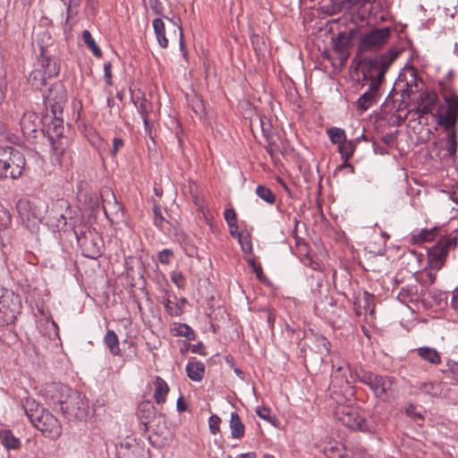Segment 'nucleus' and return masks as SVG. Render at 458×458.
I'll return each instance as SVG.
<instances>
[{
	"label": "nucleus",
	"instance_id": "nucleus-16",
	"mask_svg": "<svg viewBox=\"0 0 458 458\" xmlns=\"http://www.w3.org/2000/svg\"><path fill=\"white\" fill-rule=\"evenodd\" d=\"M16 208L22 221L27 223L28 227L30 225L35 226L41 221L42 214L27 199H19Z\"/></svg>",
	"mask_w": 458,
	"mask_h": 458
},
{
	"label": "nucleus",
	"instance_id": "nucleus-8",
	"mask_svg": "<svg viewBox=\"0 0 458 458\" xmlns=\"http://www.w3.org/2000/svg\"><path fill=\"white\" fill-rule=\"evenodd\" d=\"M73 211L67 199H58L52 202L51 207L47 210V223L57 230L64 229L68 220H72Z\"/></svg>",
	"mask_w": 458,
	"mask_h": 458
},
{
	"label": "nucleus",
	"instance_id": "nucleus-58",
	"mask_svg": "<svg viewBox=\"0 0 458 458\" xmlns=\"http://www.w3.org/2000/svg\"><path fill=\"white\" fill-rule=\"evenodd\" d=\"M250 265L253 268L254 272L256 273V276L258 278H261V276L263 275V270L260 265H258L255 263V261L251 260L250 261Z\"/></svg>",
	"mask_w": 458,
	"mask_h": 458
},
{
	"label": "nucleus",
	"instance_id": "nucleus-46",
	"mask_svg": "<svg viewBox=\"0 0 458 458\" xmlns=\"http://www.w3.org/2000/svg\"><path fill=\"white\" fill-rule=\"evenodd\" d=\"M347 41H348V38L344 34H343V33L338 34L337 38L334 40V48L338 53L344 52L346 50Z\"/></svg>",
	"mask_w": 458,
	"mask_h": 458
},
{
	"label": "nucleus",
	"instance_id": "nucleus-28",
	"mask_svg": "<svg viewBox=\"0 0 458 458\" xmlns=\"http://www.w3.org/2000/svg\"><path fill=\"white\" fill-rule=\"evenodd\" d=\"M152 25L158 45L162 48H166L168 47V39L165 37V28L164 21L160 18H156L153 20Z\"/></svg>",
	"mask_w": 458,
	"mask_h": 458
},
{
	"label": "nucleus",
	"instance_id": "nucleus-63",
	"mask_svg": "<svg viewBox=\"0 0 458 458\" xmlns=\"http://www.w3.org/2000/svg\"><path fill=\"white\" fill-rule=\"evenodd\" d=\"M448 368L454 374H458V362L456 361H448Z\"/></svg>",
	"mask_w": 458,
	"mask_h": 458
},
{
	"label": "nucleus",
	"instance_id": "nucleus-7",
	"mask_svg": "<svg viewBox=\"0 0 458 458\" xmlns=\"http://www.w3.org/2000/svg\"><path fill=\"white\" fill-rule=\"evenodd\" d=\"M75 233L78 244L85 257L95 259L101 255L104 242L97 231L85 228L76 231Z\"/></svg>",
	"mask_w": 458,
	"mask_h": 458
},
{
	"label": "nucleus",
	"instance_id": "nucleus-12",
	"mask_svg": "<svg viewBox=\"0 0 458 458\" xmlns=\"http://www.w3.org/2000/svg\"><path fill=\"white\" fill-rule=\"evenodd\" d=\"M45 106L50 108L53 115L62 114L65 102V92L60 83H55L47 89V93L44 94Z\"/></svg>",
	"mask_w": 458,
	"mask_h": 458
},
{
	"label": "nucleus",
	"instance_id": "nucleus-59",
	"mask_svg": "<svg viewBox=\"0 0 458 458\" xmlns=\"http://www.w3.org/2000/svg\"><path fill=\"white\" fill-rule=\"evenodd\" d=\"M257 414L259 417L264 420H268L270 415V411L267 408H258L257 409Z\"/></svg>",
	"mask_w": 458,
	"mask_h": 458
},
{
	"label": "nucleus",
	"instance_id": "nucleus-25",
	"mask_svg": "<svg viewBox=\"0 0 458 458\" xmlns=\"http://www.w3.org/2000/svg\"><path fill=\"white\" fill-rule=\"evenodd\" d=\"M40 63V69L47 78H52L59 73L60 66L55 59L44 56Z\"/></svg>",
	"mask_w": 458,
	"mask_h": 458
},
{
	"label": "nucleus",
	"instance_id": "nucleus-62",
	"mask_svg": "<svg viewBox=\"0 0 458 458\" xmlns=\"http://www.w3.org/2000/svg\"><path fill=\"white\" fill-rule=\"evenodd\" d=\"M450 198L458 204V183L454 187L450 192Z\"/></svg>",
	"mask_w": 458,
	"mask_h": 458
},
{
	"label": "nucleus",
	"instance_id": "nucleus-11",
	"mask_svg": "<svg viewBox=\"0 0 458 458\" xmlns=\"http://www.w3.org/2000/svg\"><path fill=\"white\" fill-rule=\"evenodd\" d=\"M72 388L59 383H47L42 389L46 401L52 405H59L60 409L65 403V399L71 394Z\"/></svg>",
	"mask_w": 458,
	"mask_h": 458
},
{
	"label": "nucleus",
	"instance_id": "nucleus-34",
	"mask_svg": "<svg viewBox=\"0 0 458 458\" xmlns=\"http://www.w3.org/2000/svg\"><path fill=\"white\" fill-rule=\"evenodd\" d=\"M47 77L41 69H35L30 73L29 82L36 89H42L47 83Z\"/></svg>",
	"mask_w": 458,
	"mask_h": 458
},
{
	"label": "nucleus",
	"instance_id": "nucleus-35",
	"mask_svg": "<svg viewBox=\"0 0 458 458\" xmlns=\"http://www.w3.org/2000/svg\"><path fill=\"white\" fill-rule=\"evenodd\" d=\"M445 148L449 157H454L457 150L456 131L454 129L447 130Z\"/></svg>",
	"mask_w": 458,
	"mask_h": 458
},
{
	"label": "nucleus",
	"instance_id": "nucleus-6",
	"mask_svg": "<svg viewBox=\"0 0 458 458\" xmlns=\"http://www.w3.org/2000/svg\"><path fill=\"white\" fill-rule=\"evenodd\" d=\"M9 157L6 159L0 158V181L10 178L17 180L25 169L26 160L23 154L9 148Z\"/></svg>",
	"mask_w": 458,
	"mask_h": 458
},
{
	"label": "nucleus",
	"instance_id": "nucleus-31",
	"mask_svg": "<svg viewBox=\"0 0 458 458\" xmlns=\"http://www.w3.org/2000/svg\"><path fill=\"white\" fill-rule=\"evenodd\" d=\"M104 343L113 355L120 354L121 350L119 347L118 336L114 330H107L104 337Z\"/></svg>",
	"mask_w": 458,
	"mask_h": 458
},
{
	"label": "nucleus",
	"instance_id": "nucleus-33",
	"mask_svg": "<svg viewBox=\"0 0 458 458\" xmlns=\"http://www.w3.org/2000/svg\"><path fill=\"white\" fill-rule=\"evenodd\" d=\"M417 352L420 357L425 360H428L431 364H439L441 361L440 355L435 349L429 347H420L417 350Z\"/></svg>",
	"mask_w": 458,
	"mask_h": 458
},
{
	"label": "nucleus",
	"instance_id": "nucleus-1",
	"mask_svg": "<svg viewBox=\"0 0 458 458\" xmlns=\"http://www.w3.org/2000/svg\"><path fill=\"white\" fill-rule=\"evenodd\" d=\"M396 53H386L367 61L368 73L371 78L369 88L357 100V106L362 112L369 109L377 99V92L385 74L396 58Z\"/></svg>",
	"mask_w": 458,
	"mask_h": 458
},
{
	"label": "nucleus",
	"instance_id": "nucleus-30",
	"mask_svg": "<svg viewBox=\"0 0 458 458\" xmlns=\"http://www.w3.org/2000/svg\"><path fill=\"white\" fill-rule=\"evenodd\" d=\"M438 229L432 227L430 229L425 228L419 232H414L411 234L412 241L416 243H422L433 241L437 235Z\"/></svg>",
	"mask_w": 458,
	"mask_h": 458
},
{
	"label": "nucleus",
	"instance_id": "nucleus-49",
	"mask_svg": "<svg viewBox=\"0 0 458 458\" xmlns=\"http://www.w3.org/2000/svg\"><path fill=\"white\" fill-rule=\"evenodd\" d=\"M11 223V216L9 212L2 208H0V227H6Z\"/></svg>",
	"mask_w": 458,
	"mask_h": 458
},
{
	"label": "nucleus",
	"instance_id": "nucleus-41",
	"mask_svg": "<svg viewBox=\"0 0 458 458\" xmlns=\"http://www.w3.org/2000/svg\"><path fill=\"white\" fill-rule=\"evenodd\" d=\"M315 307L316 309H321L327 313H329L330 309H333L335 307V303L333 298L326 294L324 299H320L319 301H315Z\"/></svg>",
	"mask_w": 458,
	"mask_h": 458
},
{
	"label": "nucleus",
	"instance_id": "nucleus-43",
	"mask_svg": "<svg viewBox=\"0 0 458 458\" xmlns=\"http://www.w3.org/2000/svg\"><path fill=\"white\" fill-rule=\"evenodd\" d=\"M164 306L167 313L171 316H179L182 313V308L178 305V303L172 301L169 299H165L164 301Z\"/></svg>",
	"mask_w": 458,
	"mask_h": 458
},
{
	"label": "nucleus",
	"instance_id": "nucleus-53",
	"mask_svg": "<svg viewBox=\"0 0 458 458\" xmlns=\"http://www.w3.org/2000/svg\"><path fill=\"white\" fill-rule=\"evenodd\" d=\"M405 411L408 416L414 418V419H422V415L420 411H417L416 407L413 405H409L406 407Z\"/></svg>",
	"mask_w": 458,
	"mask_h": 458
},
{
	"label": "nucleus",
	"instance_id": "nucleus-21",
	"mask_svg": "<svg viewBox=\"0 0 458 458\" xmlns=\"http://www.w3.org/2000/svg\"><path fill=\"white\" fill-rule=\"evenodd\" d=\"M417 387L420 393L432 397H441L445 394V386L439 381L420 383Z\"/></svg>",
	"mask_w": 458,
	"mask_h": 458
},
{
	"label": "nucleus",
	"instance_id": "nucleus-55",
	"mask_svg": "<svg viewBox=\"0 0 458 458\" xmlns=\"http://www.w3.org/2000/svg\"><path fill=\"white\" fill-rule=\"evenodd\" d=\"M191 193V196L193 198V201L195 203V205L199 208V210H201V212L204 214L205 211H204V201L202 199L199 198L196 193H194L193 191V189H191L190 190Z\"/></svg>",
	"mask_w": 458,
	"mask_h": 458
},
{
	"label": "nucleus",
	"instance_id": "nucleus-36",
	"mask_svg": "<svg viewBox=\"0 0 458 458\" xmlns=\"http://www.w3.org/2000/svg\"><path fill=\"white\" fill-rule=\"evenodd\" d=\"M327 133L329 137L330 141L333 144H337L338 146L346 140L345 131L341 128H337V127L329 128L327 131Z\"/></svg>",
	"mask_w": 458,
	"mask_h": 458
},
{
	"label": "nucleus",
	"instance_id": "nucleus-45",
	"mask_svg": "<svg viewBox=\"0 0 458 458\" xmlns=\"http://www.w3.org/2000/svg\"><path fill=\"white\" fill-rule=\"evenodd\" d=\"M225 220L230 228L238 229L236 213L233 208H227L225 211Z\"/></svg>",
	"mask_w": 458,
	"mask_h": 458
},
{
	"label": "nucleus",
	"instance_id": "nucleus-44",
	"mask_svg": "<svg viewBox=\"0 0 458 458\" xmlns=\"http://www.w3.org/2000/svg\"><path fill=\"white\" fill-rule=\"evenodd\" d=\"M63 123L64 120L62 118V114L53 115L51 127L53 128L55 136H61L64 133Z\"/></svg>",
	"mask_w": 458,
	"mask_h": 458
},
{
	"label": "nucleus",
	"instance_id": "nucleus-17",
	"mask_svg": "<svg viewBox=\"0 0 458 458\" xmlns=\"http://www.w3.org/2000/svg\"><path fill=\"white\" fill-rule=\"evenodd\" d=\"M117 455L118 458H149V452L143 445L132 439L121 444Z\"/></svg>",
	"mask_w": 458,
	"mask_h": 458
},
{
	"label": "nucleus",
	"instance_id": "nucleus-64",
	"mask_svg": "<svg viewBox=\"0 0 458 458\" xmlns=\"http://www.w3.org/2000/svg\"><path fill=\"white\" fill-rule=\"evenodd\" d=\"M339 458H365L360 453H352V454H345V455H340Z\"/></svg>",
	"mask_w": 458,
	"mask_h": 458
},
{
	"label": "nucleus",
	"instance_id": "nucleus-10",
	"mask_svg": "<svg viewBox=\"0 0 458 458\" xmlns=\"http://www.w3.org/2000/svg\"><path fill=\"white\" fill-rule=\"evenodd\" d=\"M35 419L36 420L32 423V426L40 430L46 437L55 439L61 436V423L51 412L45 411Z\"/></svg>",
	"mask_w": 458,
	"mask_h": 458
},
{
	"label": "nucleus",
	"instance_id": "nucleus-37",
	"mask_svg": "<svg viewBox=\"0 0 458 458\" xmlns=\"http://www.w3.org/2000/svg\"><path fill=\"white\" fill-rule=\"evenodd\" d=\"M174 335L184 336L189 340H192L195 337L194 331L191 327L186 324H178L172 328Z\"/></svg>",
	"mask_w": 458,
	"mask_h": 458
},
{
	"label": "nucleus",
	"instance_id": "nucleus-47",
	"mask_svg": "<svg viewBox=\"0 0 458 458\" xmlns=\"http://www.w3.org/2000/svg\"><path fill=\"white\" fill-rule=\"evenodd\" d=\"M220 423H221V419L217 415L213 414L209 417L208 426H209V430L213 435H216L219 432Z\"/></svg>",
	"mask_w": 458,
	"mask_h": 458
},
{
	"label": "nucleus",
	"instance_id": "nucleus-4",
	"mask_svg": "<svg viewBox=\"0 0 458 458\" xmlns=\"http://www.w3.org/2000/svg\"><path fill=\"white\" fill-rule=\"evenodd\" d=\"M358 380L367 385L377 398L386 400L392 392L394 378L374 374L362 369L355 371Z\"/></svg>",
	"mask_w": 458,
	"mask_h": 458
},
{
	"label": "nucleus",
	"instance_id": "nucleus-48",
	"mask_svg": "<svg viewBox=\"0 0 458 458\" xmlns=\"http://www.w3.org/2000/svg\"><path fill=\"white\" fill-rule=\"evenodd\" d=\"M172 257L173 252L168 249L163 250L158 253V260L162 264H169Z\"/></svg>",
	"mask_w": 458,
	"mask_h": 458
},
{
	"label": "nucleus",
	"instance_id": "nucleus-24",
	"mask_svg": "<svg viewBox=\"0 0 458 458\" xmlns=\"http://www.w3.org/2000/svg\"><path fill=\"white\" fill-rule=\"evenodd\" d=\"M155 391L154 399L157 404L165 403L166 395L169 392V387L166 382L160 377H156L154 381Z\"/></svg>",
	"mask_w": 458,
	"mask_h": 458
},
{
	"label": "nucleus",
	"instance_id": "nucleus-57",
	"mask_svg": "<svg viewBox=\"0 0 458 458\" xmlns=\"http://www.w3.org/2000/svg\"><path fill=\"white\" fill-rule=\"evenodd\" d=\"M171 279L177 286H181L184 282V277L181 273H174Z\"/></svg>",
	"mask_w": 458,
	"mask_h": 458
},
{
	"label": "nucleus",
	"instance_id": "nucleus-56",
	"mask_svg": "<svg viewBox=\"0 0 458 458\" xmlns=\"http://www.w3.org/2000/svg\"><path fill=\"white\" fill-rule=\"evenodd\" d=\"M191 352L194 353H199L200 355H206L205 346L203 345L202 343H198L196 344H193L191 346Z\"/></svg>",
	"mask_w": 458,
	"mask_h": 458
},
{
	"label": "nucleus",
	"instance_id": "nucleus-13",
	"mask_svg": "<svg viewBox=\"0 0 458 458\" xmlns=\"http://www.w3.org/2000/svg\"><path fill=\"white\" fill-rule=\"evenodd\" d=\"M335 416L347 428L362 429L364 420L354 407L340 405L336 408Z\"/></svg>",
	"mask_w": 458,
	"mask_h": 458
},
{
	"label": "nucleus",
	"instance_id": "nucleus-22",
	"mask_svg": "<svg viewBox=\"0 0 458 458\" xmlns=\"http://www.w3.org/2000/svg\"><path fill=\"white\" fill-rule=\"evenodd\" d=\"M22 409L31 424L36 420L35 417H39L46 411L34 399L30 397L25 398L22 402Z\"/></svg>",
	"mask_w": 458,
	"mask_h": 458
},
{
	"label": "nucleus",
	"instance_id": "nucleus-3",
	"mask_svg": "<svg viewBox=\"0 0 458 458\" xmlns=\"http://www.w3.org/2000/svg\"><path fill=\"white\" fill-rule=\"evenodd\" d=\"M458 233L442 236L437 242L428 250V263L431 269L439 270L445 262L451 250L457 247Z\"/></svg>",
	"mask_w": 458,
	"mask_h": 458
},
{
	"label": "nucleus",
	"instance_id": "nucleus-18",
	"mask_svg": "<svg viewBox=\"0 0 458 458\" xmlns=\"http://www.w3.org/2000/svg\"><path fill=\"white\" fill-rule=\"evenodd\" d=\"M137 416L146 429L155 430V420L157 419V411L154 404L150 401H144L139 404Z\"/></svg>",
	"mask_w": 458,
	"mask_h": 458
},
{
	"label": "nucleus",
	"instance_id": "nucleus-5",
	"mask_svg": "<svg viewBox=\"0 0 458 458\" xmlns=\"http://www.w3.org/2000/svg\"><path fill=\"white\" fill-rule=\"evenodd\" d=\"M21 308L19 295L11 290L0 288V327L14 324Z\"/></svg>",
	"mask_w": 458,
	"mask_h": 458
},
{
	"label": "nucleus",
	"instance_id": "nucleus-14",
	"mask_svg": "<svg viewBox=\"0 0 458 458\" xmlns=\"http://www.w3.org/2000/svg\"><path fill=\"white\" fill-rule=\"evenodd\" d=\"M103 209L106 216L111 222H119L123 218V207L116 200L113 192L106 190L102 193Z\"/></svg>",
	"mask_w": 458,
	"mask_h": 458
},
{
	"label": "nucleus",
	"instance_id": "nucleus-15",
	"mask_svg": "<svg viewBox=\"0 0 458 458\" xmlns=\"http://www.w3.org/2000/svg\"><path fill=\"white\" fill-rule=\"evenodd\" d=\"M390 36L388 28L376 29L365 34L360 41V48L364 51L372 50L384 45Z\"/></svg>",
	"mask_w": 458,
	"mask_h": 458
},
{
	"label": "nucleus",
	"instance_id": "nucleus-2",
	"mask_svg": "<svg viewBox=\"0 0 458 458\" xmlns=\"http://www.w3.org/2000/svg\"><path fill=\"white\" fill-rule=\"evenodd\" d=\"M440 94L444 104L436 114L437 124L445 130L454 129L458 118V95L447 84L440 82Z\"/></svg>",
	"mask_w": 458,
	"mask_h": 458
},
{
	"label": "nucleus",
	"instance_id": "nucleus-9",
	"mask_svg": "<svg viewBox=\"0 0 458 458\" xmlns=\"http://www.w3.org/2000/svg\"><path fill=\"white\" fill-rule=\"evenodd\" d=\"M65 403L61 408L62 412L70 420H86L89 416L88 401L78 392L72 390Z\"/></svg>",
	"mask_w": 458,
	"mask_h": 458
},
{
	"label": "nucleus",
	"instance_id": "nucleus-38",
	"mask_svg": "<svg viewBox=\"0 0 458 458\" xmlns=\"http://www.w3.org/2000/svg\"><path fill=\"white\" fill-rule=\"evenodd\" d=\"M82 39L85 45L91 50L93 55L97 57H100L102 55L101 49L96 44L94 38H92L90 32L87 30L82 31Z\"/></svg>",
	"mask_w": 458,
	"mask_h": 458
},
{
	"label": "nucleus",
	"instance_id": "nucleus-61",
	"mask_svg": "<svg viewBox=\"0 0 458 458\" xmlns=\"http://www.w3.org/2000/svg\"><path fill=\"white\" fill-rule=\"evenodd\" d=\"M318 343L324 347V350L327 353L329 352V346H330V344L329 342L327 340V338L321 336L318 339Z\"/></svg>",
	"mask_w": 458,
	"mask_h": 458
},
{
	"label": "nucleus",
	"instance_id": "nucleus-40",
	"mask_svg": "<svg viewBox=\"0 0 458 458\" xmlns=\"http://www.w3.org/2000/svg\"><path fill=\"white\" fill-rule=\"evenodd\" d=\"M267 151L272 158H275L276 156L283 153L281 146L274 140L273 136H267Z\"/></svg>",
	"mask_w": 458,
	"mask_h": 458
},
{
	"label": "nucleus",
	"instance_id": "nucleus-52",
	"mask_svg": "<svg viewBox=\"0 0 458 458\" xmlns=\"http://www.w3.org/2000/svg\"><path fill=\"white\" fill-rule=\"evenodd\" d=\"M327 454L330 456V458H339V454L345 455V454H347V453H346V451L343 452L341 447L335 445V446H331L330 448H328Z\"/></svg>",
	"mask_w": 458,
	"mask_h": 458
},
{
	"label": "nucleus",
	"instance_id": "nucleus-50",
	"mask_svg": "<svg viewBox=\"0 0 458 458\" xmlns=\"http://www.w3.org/2000/svg\"><path fill=\"white\" fill-rule=\"evenodd\" d=\"M153 211H154V224L158 227H162L163 224L165 222V218L162 216L160 208L157 206H155L153 208Z\"/></svg>",
	"mask_w": 458,
	"mask_h": 458
},
{
	"label": "nucleus",
	"instance_id": "nucleus-29",
	"mask_svg": "<svg viewBox=\"0 0 458 458\" xmlns=\"http://www.w3.org/2000/svg\"><path fill=\"white\" fill-rule=\"evenodd\" d=\"M0 438L2 439V445L6 450H17L21 447L20 439L14 437L9 429L1 430Z\"/></svg>",
	"mask_w": 458,
	"mask_h": 458
},
{
	"label": "nucleus",
	"instance_id": "nucleus-20",
	"mask_svg": "<svg viewBox=\"0 0 458 458\" xmlns=\"http://www.w3.org/2000/svg\"><path fill=\"white\" fill-rule=\"evenodd\" d=\"M21 128L25 136H31V134L37 132L40 128L38 116L33 112L25 113L21 119Z\"/></svg>",
	"mask_w": 458,
	"mask_h": 458
},
{
	"label": "nucleus",
	"instance_id": "nucleus-42",
	"mask_svg": "<svg viewBox=\"0 0 458 458\" xmlns=\"http://www.w3.org/2000/svg\"><path fill=\"white\" fill-rule=\"evenodd\" d=\"M417 293L416 286L412 287H403L398 294V299L402 302H406L409 300H411L412 297Z\"/></svg>",
	"mask_w": 458,
	"mask_h": 458
},
{
	"label": "nucleus",
	"instance_id": "nucleus-51",
	"mask_svg": "<svg viewBox=\"0 0 458 458\" xmlns=\"http://www.w3.org/2000/svg\"><path fill=\"white\" fill-rule=\"evenodd\" d=\"M111 70H112L111 63H109V62L106 63L104 64V77H105L106 82L108 86L113 85Z\"/></svg>",
	"mask_w": 458,
	"mask_h": 458
},
{
	"label": "nucleus",
	"instance_id": "nucleus-60",
	"mask_svg": "<svg viewBox=\"0 0 458 458\" xmlns=\"http://www.w3.org/2000/svg\"><path fill=\"white\" fill-rule=\"evenodd\" d=\"M359 2H360V0H342V4H343L344 8L351 9L353 6H355L356 4H358Z\"/></svg>",
	"mask_w": 458,
	"mask_h": 458
},
{
	"label": "nucleus",
	"instance_id": "nucleus-32",
	"mask_svg": "<svg viewBox=\"0 0 458 458\" xmlns=\"http://www.w3.org/2000/svg\"><path fill=\"white\" fill-rule=\"evenodd\" d=\"M355 148L356 143L354 141H347L346 140L338 146L342 159L344 161V165L351 166V165L348 163V160L353 155Z\"/></svg>",
	"mask_w": 458,
	"mask_h": 458
},
{
	"label": "nucleus",
	"instance_id": "nucleus-26",
	"mask_svg": "<svg viewBox=\"0 0 458 458\" xmlns=\"http://www.w3.org/2000/svg\"><path fill=\"white\" fill-rule=\"evenodd\" d=\"M231 435L232 437L240 439L243 437L245 433V427L240 416L236 412H232L230 416Z\"/></svg>",
	"mask_w": 458,
	"mask_h": 458
},
{
	"label": "nucleus",
	"instance_id": "nucleus-23",
	"mask_svg": "<svg viewBox=\"0 0 458 458\" xmlns=\"http://www.w3.org/2000/svg\"><path fill=\"white\" fill-rule=\"evenodd\" d=\"M135 106L137 107L138 112L140 114L145 131L148 133L150 137V123L148 121V114L151 111V104L149 101H148L144 97H137V99L134 101Z\"/></svg>",
	"mask_w": 458,
	"mask_h": 458
},
{
	"label": "nucleus",
	"instance_id": "nucleus-27",
	"mask_svg": "<svg viewBox=\"0 0 458 458\" xmlns=\"http://www.w3.org/2000/svg\"><path fill=\"white\" fill-rule=\"evenodd\" d=\"M188 377L193 381H200L205 373V365L200 361H190L186 365Z\"/></svg>",
	"mask_w": 458,
	"mask_h": 458
},
{
	"label": "nucleus",
	"instance_id": "nucleus-39",
	"mask_svg": "<svg viewBox=\"0 0 458 458\" xmlns=\"http://www.w3.org/2000/svg\"><path fill=\"white\" fill-rule=\"evenodd\" d=\"M256 194L263 199L265 202L272 205L276 202V195L272 192V191L264 186L259 185L256 189Z\"/></svg>",
	"mask_w": 458,
	"mask_h": 458
},
{
	"label": "nucleus",
	"instance_id": "nucleus-19",
	"mask_svg": "<svg viewBox=\"0 0 458 458\" xmlns=\"http://www.w3.org/2000/svg\"><path fill=\"white\" fill-rule=\"evenodd\" d=\"M437 100L438 97L434 91L421 93L417 103L415 113L420 116L431 113Z\"/></svg>",
	"mask_w": 458,
	"mask_h": 458
},
{
	"label": "nucleus",
	"instance_id": "nucleus-54",
	"mask_svg": "<svg viewBox=\"0 0 458 458\" xmlns=\"http://www.w3.org/2000/svg\"><path fill=\"white\" fill-rule=\"evenodd\" d=\"M124 143L121 138H114L113 140L112 154L115 156L117 152L123 147Z\"/></svg>",
	"mask_w": 458,
	"mask_h": 458
}]
</instances>
